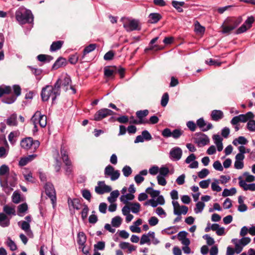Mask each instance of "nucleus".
Masks as SVG:
<instances>
[{
  "instance_id": "nucleus-22",
  "label": "nucleus",
  "mask_w": 255,
  "mask_h": 255,
  "mask_svg": "<svg viewBox=\"0 0 255 255\" xmlns=\"http://www.w3.org/2000/svg\"><path fill=\"white\" fill-rule=\"evenodd\" d=\"M162 18V16L158 13H151L148 16V22L156 23Z\"/></svg>"
},
{
  "instance_id": "nucleus-45",
  "label": "nucleus",
  "mask_w": 255,
  "mask_h": 255,
  "mask_svg": "<svg viewBox=\"0 0 255 255\" xmlns=\"http://www.w3.org/2000/svg\"><path fill=\"white\" fill-rule=\"evenodd\" d=\"M169 101V95L167 93H165L162 96L161 100V105L164 107H165Z\"/></svg>"
},
{
  "instance_id": "nucleus-37",
  "label": "nucleus",
  "mask_w": 255,
  "mask_h": 255,
  "mask_svg": "<svg viewBox=\"0 0 255 255\" xmlns=\"http://www.w3.org/2000/svg\"><path fill=\"white\" fill-rule=\"evenodd\" d=\"M28 67L32 71L33 74H34L36 77V79L38 80H40L41 79V77L39 76L41 75L42 70L40 69L34 68L31 66H28Z\"/></svg>"
},
{
  "instance_id": "nucleus-21",
  "label": "nucleus",
  "mask_w": 255,
  "mask_h": 255,
  "mask_svg": "<svg viewBox=\"0 0 255 255\" xmlns=\"http://www.w3.org/2000/svg\"><path fill=\"white\" fill-rule=\"evenodd\" d=\"M10 224V219L4 213H0V226L2 227H7Z\"/></svg>"
},
{
  "instance_id": "nucleus-5",
  "label": "nucleus",
  "mask_w": 255,
  "mask_h": 255,
  "mask_svg": "<svg viewBox=\"0 0 255 255\" xmlns=\"http://www.w3.org/2000/svg\"><path fill=\"white\" fill-rule=\"evenodd\" d=\"M20 145L25 149H31L35 151L39 147L40 142L37 140H34L31 137H28L21 141Z\"/></svg>"
},
{
  "instance_id": "nucleus-19",
  "label": "nucleus",
  "mask_w": 255,
  "mask_h": 255,
  "mask_svg": "<svg viewBox=\"0 0 255 255\" xmlns=\"http://www.w3.org/2000/svg\"><path fill=\"white\" fill-rule=\"evenodd\" d=\"M60 152L63 162L65 163V165H69L70 163H71V161L69 158L68 152L67 150L65 148L64 146H61Z\"/></svg>"
},
{
  "instance_id": "nucleus-8",
  "label": "nucleus",
  "mask_w": 255,
  "mask_h": 255,
  "mask_svg": "<svg viewBox=\"0 0 255 255\" xmlns=\"http://www.w3.org/2000/svg\"><path fill=\"white\" fill-rule=\"evenodd\" d=\"M135 114L137 118L138 119V121H133L135 125L149 124L147 120L144 119V118L146 117L149 114L148 110L138 111Z\"/></svg>"
},
{
  "instance_id": "nucleus-2",
  "label": "nucleus",
  "mask_w": 255,
  "mask_h": 255,
  "mask_svg": "<svg viewBox=\"0 0 255 255\" xmlns=\"http://www.w3.org/2000/svg\"><path fill=\"white\" fill-rule=\"evenodd\" d=\"M60 81V80H57L53 86L46 85L42 89L41 97L42 101L46 102L51 97L53 103L56 98L60 96L61 93Z\"/></svg>"
},
{
  "instance_id": "nucleus-56",
  "label": "nucleus",
  "mask_w": 255,
  "mask_h": 255,
  "mask_svg": "<svg viewBox=\"0 0 255 255\" xmlns=\"http://www.w3.org/2000/svg\"><path fill=\"white\" fill-rule=\"evenodd\" d=\"M66 165V167L65 168V174L70 177V176H71L72 177V172H73V170H72V163H70L69 165Z\"/></svg>"
},
{
  "instance_id": "nucleus-24",
  "label": "nucleus",
  "mask_w": 255,
  "mask_h": 255,
  "mask_svg": "<svg viewBox=\"0 0 255 255\" xmlns=\"http://www.w3.org/2000/svg\"><path fill=\"white\" fill-rule=\"evenodd\" d=\"M6 123L9 126H16L17 125V115L12 114L6 120Z\"/></svg>"
},
{
  "instance_id": "nucleus-63",
  "label": "nucleus",
  "mask_w": 255,
  "mask_h": 255,
  "mask_svg": "<svg viewBox=\"0 0 255 255\" xmlns=\"http://www.w3.org/2000/svg\"><path fill=\"white\" fill-rule=\"evenodd\" d=\"M172 131L168 128L164 129L162 131V135L166 138L171 137L172 136Z\"/></svg>"
},
{
  "instance_id": "nucleus-26",
  "label": "nucleus",
  "mask_w": 255,
  "mask_h": 255,
  "mask_svg": "<svg viewBox=\"0 0 255 255\" xmlns=\"http://www.w3.org/2000/svg\"><path fill=\"white\" fill-rule=\"evenodd\" d=\"M63 44L64 41L61 40L53 42L50 47V51L54 52L59 50Z\"/></svg>"
},
{
  "instance_id": "nucleus-30",
  "label": "nucleus",
  "mask_w": 255,
  "mask_h": 255,
  "mask_svg": "<svg viewBox=\"0 0 255 255\" xmlns=\"http://www.w3.org/2000/svg\"><path fill=\"white\" fill-rule=\"evenodd\" d=\"M119 195V191L117 190L111 192L110 193V196L108 197V201L111 203L115 202Z\"/></svg>"
},
{
  "instance_id": "nucleus-62",
  "label": "nucleus",
  "mask_w": 255,
  "mask_h": 255,
  "mask_svg": "<svg viewBox=\"0 0 255 255\" xmlns=\"http://www.w3.org/2000/svg\"><path fill=\"white\" fill-rule=\"evenodd\" d=\"M105 248V243L104 242H99L97 244L94 245V250H104Z\"/></svg>"
},
{
  "instance_id": "nucleus-48",
  "label": "nucleus",
  "mask_w": 255,
  "mask_h": 255,
  "mask_svg": "<svg viewBox=\"0 0 255 255\" xmlns=\"http://www.w3.org/2000/svg\"><path fill=\"white\" fill-rule=\"evenodd\" d=\"M122 172L125 177H128L131 174L132 170L129 166L126 165L123 167Z\"/></svg>"
},
{
  "instance_id": "nucleus-12",
  "label": "nucleus",
  "mask_w": 255,
  "mask_h": 255,
  "mask_svg": "<svg viewBox=\"0 0 255 255\" xmlns=\"http://www.w3.org/2000/svg\"><path fill=\"white\" fill-rule=\"evenodd\" d=\"M254 20L255 19L253 16H251L249 17L244 23L237 29L236 33L239 34L246 32L248 29L252 27Z\"/></svg>"
},
{
  "instance_id": "nucleus-33",
  "label": "nucleus",
  "mask_w": 255,
  "mask_h": 255,
  "mask_svg": "<svg viewBox=\"0 0 255 255\" xmlns=\"http://www.w3.org/2000/svg\"><path fill=\"white\" fill-rule=\"evenodd\" d=\"M37 58L39 61L43 62H49L53 59V57L51 56L44 54L38 55Z\"/></svg>"
},
{
  "instance_id": "nucleus-47",
  "label": "nucleus",
  "mask_w": 255,
  "mask_h": 255,
  "mask_svg": "<svg viewBox=\"0 0 255 255\" xmlns=\"http://www.w3.org/2000/svg\"><path fill=\"white\" fill-rule=\"evenodd\" d=\"M82 196L87 200L88 201H91V194L90 191L88 189H84L81 191Z\"/></svg>"
},
{
  "instance_id": "nucleus-59",
  "label": "nucleus",
  "mask_w": 255,
  "mask_h": 255,
  "mask_svg": "<svg viewBox=\"0 0 255 255\" xmlns=\"http://www.w3.org/2000/svg\"><path fill=\"white\" fill-rule=\"evenodd\" d=\"M169 170L168 168L166 167H161L159 168V173L161 176H166L169 173Z\"/></svg>"
},
{
  "instance_id": "nucleus-64",
  "label": "nucleus",
  "mask_w": 255,
  "mask_h": 255,
  "mask_svg": "<svg viewBox=\"0 0 255 255\" xmlns=\"http://www.w3.org/2000/svg\"><path fill=\"white\" fill-rule=\"evenodd\" d=\"M117 121L121 124H127L129 121V118L127 116H122L117 118Z\"/></svg>"
},
{
  "instance_id": "nucleus-23",
  "label": "nucleus",
  "mask_w": 255,
  "mask_h": 255,
  "mask_svg": "<svg viewBox=\"0 0 255 255\" xmlns=\"http://www.w3.org/2000/svg\"><path fill=\"white\" fill-rule=\"evenodd\" d=\"M172 5L179 12H182L183 10L182 8V6L187 7V4L184 1H178L176 0L172 1Z\"/></svg>"
},
{
  "instance_id": "nucleus-10",
  "label": "nucleus",
  "mask_w": 255,
  "mask_h": 255,
  "mask_svg": "<svg viewBox=\"0 0 255 255\" xmlns=\"http://www.w3.org/2000/svg\"><path fill=\"white\" fill-rule=\"evenodd\" d=\"M113 113L111 110L107 108L102 109L95 113L94 116V120L96 121H101L108 116L112 115Z\"/></svg>"
},
{
  "instance_id": "nucleus-49",
  "label": "nucleus",
  "mask_w": 255,
  "mask_h": 255,
  "mask_svg": "<svg viewBox=\"0 0 255 255\" xmlns=\"http://www.w3.org/2000/svg\"><path fill=\"white\" fill-rule=\"evenodd\" d=\"M7 245L9 247L10 250L12 251L17 250L16 244L10 238H8L7 239Z\"/></svg>"
},
{
  "instance_id": "nucleus-29",
  "label": "nucleus",
  "mask_w": 255,
  "mask_h": 255,
  "mask_svg": "<svg viewBox=\"0 0 255 255\" xmlns=\"http://www.w3.org/2000/svg\"><path fill=\"white\" fill-rule=\"evenodd\" d=\"M96 47V44H90L88 46H86L83 50L82 58H84L86 54L93 51Z\"/></svg>"
},
{
  "instance_id": "nucleus-39",
  "label": "nucleus",
  "mask_w": 255,
  "mask_h": 255,
  "mask_svg": "<svg viewBox=\"0 0 255 255\" xmlns=\"http://www.w3.org/2000/svg\"><path fill=\"white\" fill-rule=\"evenodd\" d=\"M122 218L120 216H116L112 220V224L115 227H119L122 223Z\"/></svg>"
},
{
  "instance_id": "nucleus-1",
  "label": "nucleus",
  "mask_w": 255,
  "mask_h": 255,
  "mask_svg": "<svg viewBox=\"0 0 255 255\" xmlns=\"http://www.w3.org/2000/svg\"><path fill=\"white\" fill-rule=\"evenodd\" d=\"M13 90V94L10 96L4 97L2 99V102L7 104L13 103L17 97L20 95L21 89L18 85H14L12 88L9 86L2 85L0 86V97L4 95H8L11 93Z\"/></svg>"
},
{
  "instance_id": "nucleus-61",
  "label": "nucleus",
  "mask_w": 255,
  "mask_h": 255,
  "mask_svg": "<svg viewBox=\"0 0 255 255\" xmlns=\"http://www.w3.org/2000/svg\"><path fill=\"white\" fill-rule=\"evenodd\" d=\"M114 55L115 53L113 51L111 50L108 51L105 54L104 56V59L105 60L107 61L111 60L113 59Z\"/></svg>"
},
{
  "instance_id": "nucleus-54",
  "label": "nucleus",
  "mask_w": 255,
  "mask_h": 255,
  "mask_svg": "<svg viewBox=\"0 0 255 255\" xmlns=\"http://www.w3.org/2000/svg\"><path fill=\"white\" fill-rule=\"evenodd\" d=\"M12 201L15 204H18L20 202V194L14 191L12 195Z\"/></svg>"
},
{
  "instance_id": "nucleus-34",
  "label": "nucleus",
  "mask_w": 255,
  "mask_h": 255,
  "mask_svg": "<svg viewBox=\"0 0 255 255\" xmlns=\"http://www.w3.org/2000/svg\"><path fill=\"white\" fill-rule=\"evenodd\" d=\"M232 242L235 245V251L237 254H240L243 250V247L238 242V239H233Z\"/></svg>"
},
{
  "instance_id": "nucleus-25",
  "label": "nucleus",
  "mask_w": 255,
  "mask_h": 255,
  "mask_svg": "<svg viewBox=\"0 0 255 255\" xmlns=\"http://www.w3.org/2000/svg\"><path fill=\"white\" fill-rule=\"evenodd\" d=\"M58 80H60L61 86L66 87L65 90H67L68 89L67 87L70 85L71 82L70 77L66 74L63 79L59 78Z\"/></svg>"
},
{
  "instance_id": "nucleus-3",
  "label": "nucleus",
  "mask_w": 255,
  "mask_h": 255,
  "mask_svg": "<svg viewBox=\"0 0 255 255\" xmlns=\"http://www.w3.org/2000/svg\"><path fill=\"white\" fill-rule=\"evenodd\" d=\"M242 21L241 16L228 17L221 25L222 33L226 34H230L232 31L236 29Z\"/></svg>"
},
{
  "instance_id": "nucleus-40",
  "label": "nucleus",
  "mask_w": 255,
  "mask_h": 255,
  "mask_svg": "<svg viewBox=\"0 0 255 255\" xmlns=\"http://www.w3.org/2000/svg\"><path fill=\"white\" fill-rule=\"evenodd\" d=\"M195 30L197 33L203 34L205 32V28L201 25L198 21H196L195 24Z\"/></svg>"
},
{
  "instance_id": "nucleus-60",
  "label": "nucleus",
  "mask_w": 255,
  "mask_h": 255,
  "mask_svg": "<svg viewBox=\"0 0 255 255\" xmlns=\"http://www.w3.org/2000/svg\"><path fill=\"white\" fill-rule=\"evenodd\" d=\"M209 174L208 169L204 168L198 172V175L200 178H204L206 177Z\"/></svg>"
},
{
  "instance_id": "nucleus-20",
  "label": "nucleus",
  "mask_w": 255,
  "mask_h": 255,
  "mask_svg": "<svg viewBox=\"0 0 255 255\" xmlns=\"http://www.w3.org/2000/svg\"><path fill=\"white\" fill-rule=\"evenodd\" d=\"M211 117L212 120L218 121L223 118L224 114L222 111L215 110L212 111Z\"/></svg>"
},
{
  "instance_id": "nucleus-53",
  "label": "nucleus",
  "mask_w": 255,
  "mask_h": 255,
  "mask_svg": "<svg viewBox=\"0 0 255 255\" xmlns=\"http://www.w3.org/2000/svg\"><path fill=\"white\" fill-rule=\"evenodd\" d=\"M251 241V240L249 237H243L240 240H238V243H239L243 247L249 244Z\"/></svg>"
},
{
  "instance_id": "nucleus-41",
  "label": "nucleus",
  "mask_w": 255,
  "mask_h": 255,
  "mask_svg": "<svg viewBox=\"0 0 255 255\" xmlns=\"http://www.w3.org/2000/svg\"><path fill=\"white\" fill-rule=\"evenodd\" d=\"M183 133V131L180 129L176 128L172 132V137L175 139L179 138Z\"/></svg>"
},
{
  "instance_id": "nucleus-28",
  "label": "nucleus",
  "mask_w": 255,
  "mask_h": 255,
  "mask_svg": "<svg viewBox=\"0 0 255 255\" xmlns=\"http://www.w3.org/2000/svg\"><path fill=\"white\" fill-rule=\"evenodd\" d=\"M36 156V154H32L25 158H21L19 161V165L22 166L26 165L29 161L34 158Z\"/></svg>"
},
{
  "instance_id": "nucleus-18",
  "label": "nucleus",
  "mask_w": 255,
  "mask_h": 255,
  "mask_svg": "<svg viewBox=\"0 0 255 255\" xmlns=\"http://www.w3.org/2000/svg\"><path fill=\"white\" fill-rule=\"evenodd\" d=\"M67 64L66 59L63 57L58 58L57 60L55 62L52 66V69L53 70H56L58 68L65 66Z\"/></svg>"
},
{
  "instance_id": "nucleus-6",
  "label": "nucleus",
  "mask_w": 255,
  "mask_h": 255,
  "mask_svg": "<svg viewBox=\"0 0 255 255\" xmlns=\"http://www.w3.org/2000/svg\"><path fill=\"white\" fill-rule=\"evenodd\" d=\"M254 115L251 112H249L245 114H241L234 117L231 120V123L233 125H236L239 122L246 123L249 120L253 119Z\"/></svg>"
},
{
  "instance_id": "nucleus-46",
  "label": "nucleus",
  "mask_w": 255,
  "mask_h": 255,
  "mask_svg": "<svg viewBox=\"0 0 255 255\" xmlns=\"http://www.w3.org/2000/svg\"><path fill=\"white\" fill-rule=\"evenodd\" d=\"M114 171V168L112 165H109L105 168L104 174L106 176H110Z\"/></svg>"
},
{
  "instance_id": "nucleus-38",
  "label": "nucleus",
  "mask_w": 255,
  "mask_h": 255,
  "mask_svg": "<svg viewBox=\"0 0 255 255\" xmlns=\"http://www.w3.org/2000/svg\"><path fill=\"white\" fill-rule=\"evenodd\" d=\"M130 206V209L133 213H137L140 210V205L138 203H129Z\"/></svg>"
},
{
  "instance_id": "nucleus-15",
  "label": "nucleus",
  "mask_w": 255,
  "mask_h": 255,
  "mask_svg": "<svg viewBox=\"0 0 255 255\" xmlns=\"http://www.w3.org/2000/svg\"><path fill=\"white\" fill-rule=\"evenodd\" d=\"M200 134L201 136L195 139V143L200 147L208 144L210 141L209 137L203 133Z\"/></svg>"
},
{
  "instance_id": "nucleus-44",
  "label": "nucleus",
  "mask_w": 255,
  "mask_h": 255,
  "mask_svg": "<svg viewBox=\"0 0 255 255\" xmlns=\"http://www.w3.org/2000/svg\"><path fill=\"white\" fill-rule=\"evenodd\" d=\"M205 206V204L202 202H198L196 204V208L194 209V211L196 213H201Z\"/></svg>"
},
{
  "instance_id": "nucleus-16",
  "label": "nucleus",
  "mask_w": 255,
  "mask_h": 255,
  "mask_svg": "<svg viewBox=\"0 0 255 255\" xmlns=\"http://www.w3.org/2000/svg\"><path fill=\"white\" fill-rule=\"evenodd\" d=\"M241 179V177L239 178V179L240 180L239 184L240 186L242 187L244 190H250L252 191H255V183L248 184L246 183L245 181L242 180Z\"/></svg>"
},
{
  "instance_id": "nucleus-50",
  "label": "nucleus",
  "mask_w": 255,
  "mask_h": 255,
  "mask_svg": "<svg viewBox=\"0 0 255 255\" xmlns=\"http://www.w3.org/2000/svg\"><path fill=\"white\" fill-rule=\"evenodd\" d=\"M172 204L174 207V214L176 215H180L179 213V209L180 206L177 201H173Z\"/></svg>"
},
{
  "instance_id": "nucleus-58",
  "label": "nucleus",
  "mask_w": 255,
  "mask_h": 255,
  "mask_svg": "<svg viewBox=\"0 0 255 255\" xmlns=\"http://www.w3.org/2000/svg\"><path fill=\"white\" fill-rule=\"evenodd\" d=\"M146 243L150 245V239L147 235L143 234L141 237L140 244L143 245Z\"/></svg>"
},
{
  "instance_id": "nucleus-35",
  "label": "nucleus",
  "mask_w": 255,
  "mask_h": 255,
  "mask_svg": "<svg viewBox=\"0 0 255 255\" xmlns=\"http://www.w3.org/2000/svg\"><path fill=\"white\" fill-rule=\"evenodd\" d=\"M236 192V189L234 187L231 188L230 190L228 189H225L222 192V196L223 197H227L229 196L235 195Z\"/></svg>"
},
{
  "instance_id": "nucleus-7",
  "label": "nucleus",
  "mask_w": 255,
  "mask_h": 255,
  "mask_svg": "<svg viewBox=\"0 0 255 255\" xmlns=\"http://www.w3.org/2000/svg\"><path fill=\"white\" fill-rule=\"evenodd\" d=\"M123 26L128 32L139 30L140 29L139 21L136 19H127L124 22Z\"/></svg>"
},
{
  "instance_id": "nucleus-32",
  "label": "nucleus",
  "mask_w": 255,
  "mask_h": 255,
  "mask_svg": "<svg viewBox=\"0 0 255 255\" xmlns=\"http://www.w3.org/2000/svg\"><path fill=\"white\" fill-rule=\"evenodd\" d=\"M86 242V236L83 232H79L78 234L77 242L79 245L83 246Z\"/></svg>"
},
{
  "instance_id": "nucleus-51",
  "label": "nucleus",
  "mask_w": 255,
  "mask_h": 255,
  "mask_svg": "<svg viewBox=\"0 0 255 255\" xmlns=\"http://www.w3.org/2000/svg\"><path fill=\"white\" fill-rule=\"evenodd\" d=\"M3 211L7 215H15L14 208L7 205L4 206Z\"/></svg>"
},
{
  "instance_id": "nucleus-55",
  "label": "nucleus",
  "mask_w": 255,
  "mask_h": 255,
  "mask_svg": "<svg viewBox=\"0 0 255 255\" xmlns=\"http://www.w3.org/2000/svg\"><path fill=\"white\" fill-rule=\"evenodd\" d=\"M247 128L250 131H255V121L250 120L247 124Z\"/></svg>"
},
{
  "instance_id": "nucleus-36",
  "label": "nucleus",
  "mask_w": 255,
  "mask_h": 255,
  "mask_svg": "<svg viewBox=\"0 0 255 255\" xmlns=\"http://www.w3.org/2000/svg\"><path fill=\"white\" fill-rule=\"evenodd\" d=\"M40 115L41 113L39 111H37L31 119V122L33 123L35 127H36L37 124H38Z\"/></svg>"
},
{
  "instance_id": "nucleus-43",
  "label": "nucleus",
  "mask_w": 255,
  "mask_h": 255,
  "mask_svg": "<svg viewBox=\"0 0 255 255\" xmlns=\"http://www.w3.org/2000/svg\"><path fill=\"white\" fill-rule=\"evenodd\" d=\"M72 206L74 209L79 210L81 208V205L79 199L75 198L71 200Z\"/></svg>"
},
{
  "instance_id": "nucleus-52",
  "label": "nucleus",
  "mask_w": 255,
  "mask_h": 255,
  "mask_svg": "<svg viewBox=\"0 0 255 255\" xmlns=\"http://www.w3.org/2000/svg\"><path fill=\"white\" fill-rule=\"evenodd\" d=\"M38 124L41 127L44 128L47 125L46 117L41 114Z\"/></svg>"
},
{
  "instance_id": "nucleus-13",
  "label": "nucleus",
  "mask_w": 255,
  "mask_h": 255,
  "mask_svg": "<svg viewBox=\"0 0 255 255\" xmlns=\"http://www.w3.org/2000/svg\"><path fill=\"white\" fill-rule=\"evenodd\" d=\"M197 126L203 131H206L213 128V125L211 123H208L207 125L203 118H200L197 121Z\"/></svg>"
},
{
  "instance_id": "nucleus-27",
  "label": "nucleus",
  "mask_w": 255,
  "mask_h": 255,
  "mask_svg": "<svg viewBox=\"0 0 255 255\" xmlns=\"http://www.w3.org/2000/svg\"><path fill=\"white\" fill-rule=\"evenodd\" d=\"M116 67H113L112 68L105 67L104 68V75L107 78H112L115 74Z\"/></svg>"
},
{
  "instance_id": "nucleus-57",
  "label": "nucleus",
  "mask_w": 255,
  "mask_h": 255,
  "mask_svg": "<svg viewBox=\"0 0 255 255\" xmlns=\"http://www.w3.org/2000/svg\"><path fill=\"white\" fill-rule=\"evenodd\" d=\"M141 135L144 140L146 141L150 140L152 139V136L149 131L147 130H144L141 132Z\"/></svg>"
},
{
  "instance_id": "nucleus-42",
  "label": "nucleus",
  "mask_w": 255,
  "mask_h": 255,
  "mask_svg": "<svg viewBox=\"0 0 255 255\" xmlns=\"http://www.w3.org/2000/svg\"><path fill=\"white\" fill-rule=\"evenodd\" d=\"M17 136V134L15 131H12L10 132L8 136V140L10 142L11 144H14L16 141V137Z\"/></svg>"
},
{
  "instance_id": "nucleus-9",
  "label": "nucleus",
  "mask_w": 255,
  "mask_h": 255,
  "mask_svg": "<svg viewBox=\"0 0 255 255\" xmlns=\"http://www.w3.org/2000/svg\"><path fill=\"white\" fill-rule=\"evenodd\" d=\"M45 193L50 199L52 204L54 205L56 201V193L53 185L49 183L45 185Z\"/></svg>"
},
{
  "instance_id": "nucleus-31",
  "label": "nucleus",
  "mask_w": 255,
  "mask_h": 255,
  "mask_svg": "<svg viewBox=\"0 0 255 255\" xmlns=\"http://www.w3.org/2000/svg\"><path fill=\"white\" fill-rule=\"evenodd\" d=\"M247 143V139L244 136H240L239 137L235 138L233 141V144L235 146L238 145V144L245 145Z\"/></svg>"
},
{
  "instance_id": "nucleus-14",
  "label": "nucleus",
  "mask_w": 255,
  "mask_h": 255,
  "mask_svg": "<svg viewBox=\"0 0 255 255\" xmlns=\"http://www.w3.org/2000/svg\"><path fill=\"white\" fill-rule=\"evenodd\" d=\"M182 154V151L180 147H176L171 149L170 151V155L172 159L175 160H179Z\"/></svg>"
},
{
  "instance_id": "nucleus-17",
  "label": "nucleus",
  "mask_w": 255,
  "mask_h": 255,
  "mask_svg": "<svg viewBox=\"0 0 255 255\" xmlns=\"http://www.w3.org/2000/svg\"><path fill=\"white\" fill-rule=\"evenodd\" d=\"M18 225L20 227L22 230L24 231L27 233L28 236H32V232L30 230V226L29 223H28L27 222H26L25 221H23L22 222H19L18 223Z\"/></svg>"
},
{
  "instance_id": "nucleus-4",
  "label": "nucleus",
  "mask_w": 255,
  "mask_h": 255,
  "mask_svg": "<svg viewBox=\"0 0 255 255\" xmlns=\"http://www.w3.org/2000/svg\"><path fill=\"white\" fill-rule=\"evenodd\" d=\"M15 18L20 24L31 23L33 20L31 11L23 8H19L16 11Z\"/></svg>"
},
{
  "instance_id": "nucleus-11",
  "label": "nucleus",
  "mask_w": 255,
  "mask_h": 255,
  "mask_svg": "<svg viewBox=\"0 0 255 255\" xmlns=\"http://www.w3.org/2000/svg\"><path fill=\"white\" fill-rule=\"evenodd\" d=\"M95 191L96 193L102 195L105 193H109L112 191L111 186L106 185L104 181H100L98 182V186L95 187Z\"/></svg>"
}]
</instances>
